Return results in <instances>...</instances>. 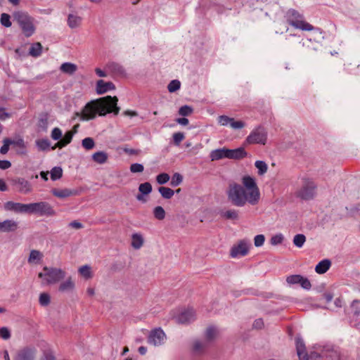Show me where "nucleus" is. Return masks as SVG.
<instances>
[{
    "label": "nucleus",
    "instance_id": "nucleus-32",
    "mask_svg": "<svg viewBox=\"0 0 360 360\" xmlns=\"http://www.w3.org/2000/svg\"><path fill=\"white\" fill-rule=\"evenodd\" d=\"M221 216L226 219L237 220L239 218L238 211L234 209L228 210L221 213Z\"/></svg>",
    "mask_w": 360,
    "mask_h": 360
},
{
    "label": "nucleus",
    "instance_id": "nucleus-29",
    "mask_svg": "<svg viewBox=\"0 0 360 360\" xmlns=\"http://www.w3.org/2000/svg\"><path fill=\"white\" fill-rule=\"evenodd\" d=\"M108 158V154L104 151L96 152L92 155V160L98 164H104L107 162Z\"/></svg>",
    "mask_w": 360,
    "mask_h": 360
},
{
    "label": "nucleus",
    "instance_id": "nucleus-27",
    "mask_svg": "<svg viewBox=\"0 0 360 360\" xmlns=\"http://www.w3.org/2000/svg\"><path fill=\"white\" fill-rule=\"evenodd\" d=\"M82 17L75 15V14H70L68 18V25L72 28H77L79 27L82 24Z\"/></svg>",
    "mask_w": 360,
    "mask_h": 360
},
{
    "label": "nucleus",
    "instance_id": "nucleus-46",
    "mask_svg": "<svg viewBox=\"0 0 360 360\" xmlns=\"http://www.w3.org/2000/svg\"><path fill=\"white\" fill-rule=\"evenodd\" d=\"M207 347V344L201 341L197 340L193 343V350L196 353L202 352Z\"/></svg>",
    "mask_w": 360,
    "mask_h": 360
},
{
    "label": "nucleus",
    "instance_id": "nucleus-7",
    "mask_svg": "<svg viewBox=\"0 0 360 360\" xmlns=\"http://www.w3.org/2000/svg\"><path fill=\"white\" fill-rule=\"evenodd\" d=\"M267 141V132L262 127L254 129L247 136L245 144H261L265 145Z\"/></svg>",
    "mask_w": 360,
    "mask_h": 360
},
{
    "label": "nucleus",
    "instance_id": "nucleus-52",
    "mask_svg": "<svg viewBox=\"0 0 360 360\" xmlns=\"http://www.w3.org/2000/svg\"><path fill=\"white\" fill-rule=\"evenodd\" d=\"M143 165L139 163H134L130 166V172L131 173H141L143 172Z\"/></svg>",
    "mask_w": 360,
    "mask_h": 360
},
{
    "label": "nucleus",
    "instance_id": "nucleus-59",
    "mask_svg": "<svg viewBox=\"0 0 360 360\" xmlns=\"http://www.w3.org/2000/svg\"><path fill=\"white\" fill-rule=\"evenodd\" d=\"M62 136V131L58 128H54L51 131V138L53 140H59Z\"/></svg>",
    "mask_w": 360,
    "mask_h": 360
},
{
    "label": "nucleus",
    "instance_id": "nucleus-25",
    "mask_svg": "<svg viewBox=\"0 0 360 360\" xmlns=\"http://www.w3.org/2000/svg\"><path fill=\"white\" fill-rule=\"evenodd\" d=\"M73 135L74 132L69 131H67L63 138L58 141L52 149L54 150L56 148H62L65 147L71 142Z\"/></svg>",
    "mask_w": 360,
    "mask_h": 360
},
{
    "label": "nucleus",
    "instance_id": "nucleus-54",
    "mask_svg": "<svg viewBox=\"0 0 360 360\" xmlns=\"http://www.w3.org/2000/svg\"><path fill=\"white\" fill-rule=\"evenodd\" d=\"M3 146L0 149V153L1 154H6L9 150V146L11 145V140L9 139H4L3 141Z\"/></svg>",
    "mask_w": 360,
    "mask_h": 360
},
{
    "label": "nucleus",
    "instance_id": "nucleus-6",
    "mask_svg": "<svg viewBox=\"0 0 360 360\" xmlns=\"http://www.w3.org/2000/svg\"><path fill=\"white\" fill-rule=\"evenodd\" d=\"M27 208V214H34L40 216H53L56 214L52 206L44 201L29 203Z\"/></svg>",
    "mask_w": 360,
    "mask_h": 360
},
{
    "label": "nucleus",
    "instance_id": "nucleus-16",
    "mask_svg": "<svg viewBox=\"0 0 360 360\" xmlns=\"http://www.w3.org/2000/svg\"><path fill=\"white\" fill-rule=\"evenodd\" d=\"M115 89V86L111 82H105L103 79H100L96 82V90L98 94H103Z\"/></svg>",
    "mask_w": 360,
    "mask_h": 360
},
{
    "label": "nucleus",
    "instance_id": "nucleus-40",
    "mask_svg": "<svg viewBox=\"0 0 360 360\" xmlns=\"http://www.w3.org/2000/svg\"><path fill=\"white\" fill-rule=\"evenodd\" d=\"M36 145L40 150H45L50 147L51 143L48 139H43L37 140Z\"/></svg>",
    "mask_w": 360,
    "mask_h": 360
},
{
    "label": "nucleus",
    "instance_id": "nucleus-14",
    "mask_svg": "<svg viewBox=\"0 0 360 360\" xmlns=\"http://www.w3.org/2000/svg\"><path fill=\"white\" fill-rule=\"evenodd\" d=\"M195 319V313L193 309L182 311L177 316V321L181 323H188Z\"/></svg>",
    "mask_w": 360,
    "mask_h": 360
},
{
    "label": "nucleus",
    "instance_id": "nucleus-47",
    "mask_svg": "<svg viewBox=\"0 0 360 360\" xmlns=\"http://www.w3.org/2000/svg\"><path fill=\"white\" fill-rule=\"evenodd\" d=\"M183 176L179 173H175L172 177L170 184L172 186H177L181 184Z\"/></svg>",
    "mask_w": 360,
    "mask_h": 360
},
{
    "label": "nucleus",
    "instance_id": "nucleus-5",
    "mask_svg": "<svg viewBox=\"0 0 360 360\" xmlns=\"http://www.w3.org/2000/svg\"><path fill=\"white\" fill-rule=\"evenodd\" d=\"M287 21L297 29L311 31L314 27L303 20V16L294 9H290L286 13Z\"/></svg>",
    "mask_w": 360,
    "mask_h": 360
},
{
    "label": "nucleus",
    "instance_id": "nucleus-35",
    "mask_svg": "<svg viewBox=\"0 0 360 360\" xmlns=\"http://www.w3.org/2000/svg\"><path fill=\"white\" fill-rule=\"evenodd\" d=\"M42 46L40 43L33 44L29 50V53L34 57H38L41 53Z\"/></svg>",
    "mask_w": 360,
    "mask_h": 360
},
{
    "label": "nucleus",
    "instance_id": "nucleus-28",
    "mask_svg": "<svg viewBox=\"0 0 360 360\" xmlns=\"http://www.w3.org/2000/svg\"><path fill=\"white\" fill-rule=\"evenodd\" d=\"M331 262L329 259H323L318 263L315 267L317 274H322L326 273L330 268Z\"/></svg>",
    "mask_w": 360,
    "mask_h": 360
},
{
    "label": "nucleus",
    "instance_id": "nucleus-39",
    "mask_svg": "<svg viewBox=\"0 0 360 360\" xmlns=\"http://www.w3.org/2000/svg\"><path fill=\"white\" fill-rule=\"evenodd\" d=\"M39 302L41 306L46 307L51 302V297L48 293L42 292L39 295Z\"/></svg>",
    "mask_w": 360,
    "mask_h": 360
},
{
    "label": "nucleus",
    "instance_id": "nucleus-15",
    "mask_svg": "<svg viewBox=\"0 0 360 360\" xmlns=\"http://www.w3.org/2000/svg\"><path fill=\"white\" fill-rule=\"evenodd\" d=\"M35 356L36 350L34 349L26 347L18 352L15 360H34Z\"/></svg>",
    "mask_w": 360,
    "mask_h": 360
},
{
    "label": "nucleus",
    "instance_id": "nucleus-60",
    "mask_svg": "<svg viewBox=\"0 0 360 360\" xmlns=\"http://www.w3.org/2000/svg\"><path fill=\"white\" fill-rule=\"evenodd\" d=\"M0 336L4 340H8L11 337V333L6 327H3L0 329Z\"/></svg>",
    "mask_w": 360,
    "mask_h": 360
},
{
    "label": "nucleus",
    "instance_id": "nucleus-10",
    "mask_svg": "<svg viewBox=\"0 0 360 360\" xmlns=\"http://www.w3.org/2000/svg\"><path fill=\"white\" fill-rule=\"evenodd\" d=\"M166 335L164 331L160 328H156L150 333L148 338V342L154 346H159L165 341Z\"/></svg>",
    "mask_w": 360,
    "mask_h": 360
},
{
    "label": "nucleus",
    "instance_id": "nucleus-22",
    "mask_svg": "<svg viewBox=\"0 0 360 360\" xmlns=\"http://www.w3.org/2000/svg\"><path fill=\"white\" fill-rule=\"evenodd\" d=\"M44 255L39 250H32L27 259V262L30 264H39L41 263Z\"/></svg>",
    "mask_w": 360,
    "mask_h": 360
},
{
    "label": "nucleus",
    "instance_id": "nucleus-18",
    "mask_svg": "<svg viewBox=\"0 0 360 360\" xmlns=\"http://www.w3.org/2000/svg\"><path fill=\"white\" fill-rule=\"evenodd\" d=\"M18 229V223L13 219L0 221V232H14Z\"/></svg>",
    "mask_w": 360,
    "mask_h": 360
},
{
    "label": "nucleus",
    "instance_id": "nucleus-31",
    "mask_svg": "<svg viewBox=\"0 0 360 360\" xmlns=\"http://www.w3.org/2000/svg\"><path fill=\"white\" fill-rule=\"evenodd\" d=\"M60 70L69 75H72L77 70V65L71 63H64L60 68Z\"/></svg>",
    "mask_w": 360,
    "mask_h": 360
},
{
    "label": "nucleus",
    "instance_id": "nucleus-11",
    "mask_svg": "<svg viewBox=\"0 0 360 360\" xmlns=\"http://www.w3.org/2000/svg\"><path fill=\"white\" fill-rule=\"evenodd\" d=\"M12 184L19 193L22 194H28L32 191L31 183L24 178L18 177L12 179Z\"/></svg>",
    "mask_w": 360,
    "mask_h": 360
},
{
    "label": "nucleus",
    "instance_id": "nucleus-26",
    "mask_svg": "<svg viewBox=\"0 0 360 360\" xmlns=\"http://www.w3.org/2000/svg\"><path fill=\"white\" fill-rule=\"evenodd\" d=\"M11 145H13L19 148L18 153L22 155H25L27 153V144L22 138L18 137L13 140H11Z\"/></svg>",
    "mask_w": 360,
    "mask_h": 360
},
{
    "label": "nucleus",
    "instance_id": "nucleus-33",
    "mask_svg": "<svg viewBox=\"0 0 360 360\" xmlns=\"http://www.w3.org/2000/svg\"><path fill=\"white\" fill-rule=\"evenodd\" d=\"M255 166L257 169V174L259 176H262L266 173L268 170L267 164L262 160H257L255 162Z\"/></svg>",
    "mask_w": 360,
    "mask_h": 360
},
{
    "label": "nucleus",
    "instance_id": "nucleus-51",
    "mask_svg": "<svg viewBox=\"0 0 360 360\" xmlns=\"http://www.w3.org/2000/svg\"><path fill=\"white\" fill-rule=\"evenodd\" d=\"M217 120L219 124H221V126H227L231 124L232 118L226 115H220L218 117Z\"/></svg>",
    "mask_w": 360,
    "mask_h": 360
},
{
    "label": "nucleus",
    "instance_id": "nucleus-57",
    "mask_svg": "<svg viewBox=\"0 0 360 360\" xmlns=\"http://www.w3.org/2000/svg\"><path fill=\"white\" fill-rule=\"evenodd\" d=\"M265 237L262 234L257 235L254 238V244L256 247H261L264 245Z\"/></svg>",
    "mask_w": 360,
    "mask_h": 360
},
{
    "label": "nucleus",
    "instance_id": "nucleus-53",
    "mask_svg": "<svg viewBox=\"0 0 360 360\" xmlns=\"http://www.w3.org/2000/svg\"><path fill=\"white\" fill-rule=\"evenodd\" d=\"M193 112V109L188 105H184L179 108V113L182 116H188Z\"/></svg>",
    "mask_w": 360,
    "mask_h": 360
},
{
    "label": "nucleus",
    "instance_id": "nucleus-2",
    "mask_svg": "<svg viewBox=\"0 0 360 360\" xmlns=\"http://www.w3.org/2000/svg\"><path fill=\"white\" fill-rule=\"evenodd\" d=\"M117 102L116 96H110L93 100L86 104L81 112H76L75 115L81 120H89L94 119L97 115L104 116L112 112L118 115L120 108Z\"/></svg>",
    "mask_w": 360,
    "mask_h": 360
},
{
    "label": "nucleus",
    "instance_id": "nucleus-34",
    "mask_svg": "<svg viewBox=\"0 0 360 360\" xmlns=\"http://www.w3.org/2000/svg\"><path fill=\"white\" fill-rule=\"evenodd\" d=\"M158 191L165 199H170L174 194V191L172 188L165 186L160 187Z\"/></svg>",
    "mask_w": 360,
    "mask_h": 360
},
{
    "label": "nucleus",
    "instance_id": "nucleus-13",
    "mask_svg": "<svg viewBox=\"0 0 360 360\" xmlns=\"http://www.w3.org/2000/svg\"><path fill=\"white\" fill-rule=\"evenodd\" d=\"M4 207L7 211L15 213H27V204L8 201L4 204Z\"/></svg>",
    "mask_w": 360,
    "mask_h": 360
},
{
    "label": "nucleus",
    "instance_id": "nucleus-58",
    "mask_svg": "<svg viewBox=\"0 0 360 360\" xmlns=\"http://www.w3.org/2000/svg\"><path fill=\"white\" fill-rule=\"evenodd\" d=\"M300 285L306 290H309L311 288V285L308 278L303 277L302 276L300 278Z\"/></svg>",
    "mask_w": 360,
    "mask_h": 360
},
{
    "label": "nucleus",
    "instance_id": "nucleus-8",
    "mask_svg": "<svg viewBox=\"0 0 360 360\" xmlns=\"http://www.w3.org/2000/svg\"><path fill=\"white\" fill-rule=\"evenodd\" d=\"M316 186L314 181L305 179L302 188L298 191V196L304 200H309L314 198L316 194Z\"/></svg>",
    "mask_w": 360,
    "mask_h": 360
},
{
    "label": "nucleus",
    "instance_id": "nucleus-9",
    "mask_svg": "<svg viewBox=\"0 0 360 360\" xmlns=\"http://www.w3.org/2000/svg\"><path fill=\"white\" fill-rule=\"evenodd\" d=\"M250 245L245 240H240L234 245L230 251V255L232 258H238L245 256L249 251Z\"/></svg>",
    "mask_w": 360,
    "mask_h": 360
},
{
    "label": "nucleus",
    "instance_id": "nucleus-45",
    "mask_svg": "<svg viewBox=\"0 0 360 360\" xmlns=\"http://www.w3.org/2000/svg\"><path fill=\"white\" fill-rule=\"evenodd\" d=\"M284 240V236L282 233H278L274 236H273L271 238L270 243L272 245H278L279 244H281Z\"/></svg>",
    "mask_w": 360,
    "mask_h": 360
},
{
    "label": "nucleus",
    "instance_id": "nucleus-49",
    "mask_svg": "<svg viewBox=\"0 0 360 360\" xmlns=\"http://www.w3.org/2000/svg\"><path fill=\"white\" fill-rule=\"evenodd\" d=\"M301 275H291L287 277L286 281L290 285L300 284Z\"/></svg>",
    "mask_w": 360,
    "mask_h": 360
},
{
    "label": "nucleus",
    "instance_id": "nucleus-38",
    "mask_svg": "<svg viewBox=\"0 0 360 360\" xmlns=\"http://www.w3.org/2000/svg\"><path fill=\"white\" fill-rule=\"evenodd\" d=\"M218 335V330L215 327H209L205 333L207 340L211 341L217 338Z\"/></svg>",
    "mask_w": 360,
    "mask_h": 360
},
{
    "label": "nucleus",
    "instance_id": "nucleus-20",
    "mask_svg": "<svg viewBox=\"0 0 360 360\" xmlns=\"http://www.w3.org/2000/svg\"><path fill=\"white\" fill-rule=\"evenodd\" d=\"M139 191L140 194L136 195V199L139 201L146 202V199L143 197L144 195H148L152 191V186L149 182L141 184L139 186Z\"/></svg>",
    "mask_w": 360,
    "mask_h": 360
},
{
    "label": "nucleus",
    "instance_id": "nucleus-44",
    "mask_svg": "<svg viewBox=\"0 0 360 360\" xmlns=\"http://www.w3.org/2000/svg\"><path fill=\"white\" fill-rule=\"evenodd\" d=\"M63 174V170L60 167H54L51 171V178L52 180L56 181L59 179Z\"/></svg>",
    "mask_w": 360,
    "mask_h": 360
},
{
    "label": "nucleus",
    "instance_id": "nucleus-42",
    "mask_svg": "<svg viewBox=\"0 0 360 360\" xmlns=\"http://www.w3.org/2000/svg\"><path fill=\"white\" fill-rule=\"evenodd\" d=\"M108 66L112 71H113L115 73H117L120 75L124 74L125 71H124V68L117 63H111L108 64Z\"/></svg>",
    "mask_w": 360,
    "mask_h": 360
},
{
    "label": "nucleus",
    "instance_id": "nucleus-3",
    "mask_svg": "<svg viewBox=\"0 0 360 360\" xmlns=\"http://www.w3.org/2000/svg\"><path fill=\"white\" fill-rule=\"evenodd\" d=\"M65 275L66 272L60 268L44 266L38 277L41 279V285H49L58 283L65 278Z\"/></svg>",
    "mask_w": 360,
    "mask_h": 360
},
{
    "label": "nucleus",
    "instance_id": "nucleus-43",
    "mask_svg": "<svg viewBox=\"0 0 360 360\" xmlns=\"http://www.w3.org/2000/svg\"><path fill=\"white\" fill-rule=\"evenodd\" d=\"M181 87V82L177 79H174L169 82L167 86L168 91L170 93L175 92L179 90Z\"/></svg>",
    "mask_w": 360,
    "mask_h": 360
},
{
    "label": "nucleus",
    "instance_id": "nucleus-37",
    "mask_svg": "<svg viewBox=\"0 0 360 360\" xmlns=\"http://www.w3.org/2000/svg\"><path fill=\"white\" fill-rule=\"evenodd\" d=\"M292 242L295 246L301 248L306 242V236L301 233L297 234L294 236Z\"/></svg>",
    "mask_w": 360,
    "mask_h": 360
},
{
    "label": "nucleus",
    "instance_id": "nucleus-19",
    "mask_svg": "<svg viewBox=\"0 0 360 360\" xmlns=\"http://www.w3.org/2000/svg\"><path fill=\"white\" fill-rule=\"evenodd\" d=\"M51 193L54 196L60 199L77 195V191L69 188H53Z\"/></svg>",
    "mask_w": 360,
    "mask_h": 360
},
{
    "label": "nucleus",
    "instance_id": "nucleus-56",
    "mask_svg": "<svg viewBox=\"0 0 360 360\" xmlns=\"http://www.w3.org/2000/svg\"><path fill=\"white\" fill-rule=\"evenodd\" d=\"M245 126V123L243 121H236L233 118H232V121L231 122L230 127L234 129H240L243 128Z\"/></svg>",
    "mask_w": 360,
    "mask_h": 360
},
{
    "label": "nucleus",
    "instance_id": "nucleus-48",
    "mask_svg": "<svg viewBox=\"0 0 360 360\" xmlns=\"http://www.w3.org/2000/svg\"><path fill=\"white\" fill-rule=\"evenodd\" d=\"M170 176L167 173H161L156 176V181L159 184H165L169 181Z\"/></svg>",
    "mask_w": 360,
    "mask_h": 360
},
{
    "label": "nucleus",
    "instance_id": "nucleus-17",
    "mask_svg": "<svg viewBox=\"0 0 360 360\" xmlns=\"http://www.w3.org/2000/svg\"><path fill=\"white\" fill-rule=\"evenodd\" d=\"M145 243V238L142 233L136 232L131 236V246L134 250H140Z\"/></svg>",
    "mask_w": 360,
    "mask_h": 360
},
{
    "label": "nucleus",
    "instance_id": "nucleus-1",
    "mask_svg": "<svg viewBox=\"0 0 360 360\" xmlns=\"http://www.w3.org/2000/svg\"><path fill=\"white\" fill-rule=\"evenodd\" d=\"M228 200L236 207H244L246 204L256 205L261 198L260 191L255 178L245 175L241 184L231 183L226 191Z\"/></svg>",
    "mask_w": 360,
    "mask_h": 360
},
{
    "label": "nucleus",
    "instance_id": "nucleus-63",
    "mask_svg": "<svg viewBox=\"0 0 360 360\" xmlns=\"http://www.w3.org/2000/svg\"><path fill=\"white\" fill-rule=\"evenodd\" d=\"M11 163L8 160H0V169H6L11 167Z\"/></svg>",
    "mask_w": 360,
    "mask_h": 360
},
{
    "label": "nucleus",
    "instance_id": "nucleus-36",
    "mask_svg": "<svg viewBox=\"0 0 360 360\" xmlns=\"http://www.w3.org/2000/svg\"><path fill=\"white\" fill-rule=\"evenodd\" d=\"M154 217L158 220H163L165 218V211L161 206H156L153 210Z\"/></svg>",
    "mask_w": 360,
    "mask_h": 360
},
{
    "label": "nucleus",
    "instance_id": "nucleus-41",
    "mask_svg": "<svg viewBox=\"0 0 360 360\" xmlns=\"http://www.w3.org/2000/svg\"><path fill=\"white\" fill-rule=\"evenodd\" d=\"M82 145L86 150H91L94 148L95 142L92 138L87 137L82 140Z\"/></svg>",
    "mask_w": 360,
    "mask_h": 360
},
{
    "label": "nucleus",
    "instance_id": "nucleus-4",
    "mask_svg": "<svg viewBox=\"0 0 360 360\" xmlns=\"http://www.w3.org/2000/svg\"><path fill=\"white\" fill-rule=\"evenodd\" d=\"M13 18L18 22L26 37H30L34 34L35 31L34 20L27 13L16 11L13 13Z\"/></svg>",
    "mask_w": 360,
    "mask_h": 360
},
{
    "label": "nucleus",
    "instance_id": "nucleus-62",
    "mask_svg": "<svg viewBox=\"0 0 360 360\" xmlns=\"http://www.w3.org/2000/svg\"><path fill=\"white\" fill-rule=\"evenodd\" d=\"M264 327V321L262 319H256L253 323V328L256 329H261Z\"/></svg>",
    "mask_w": 360,
    "mask_h": 360
},
{
    "label": "nucleus",
    "instance_id": "nucleus-30",
    "mask_svg": "<svg viewBox=\"0 0 360 360\" xmlns=\"http://www.w3.org/2000/svg\"><path fill=\"white\" fill-rule=\"evenodd\" d=\"M78 272L85 279H90L93 276L91 268L89 265H84L80 266L78 269Z\"/></svg>",
    "mask_w": 360,
    "mask_h": 360
},
{
    "label": "nucleus",
    "instance_id": "nucleus-12",
    "mask_svg": "<svg viewBox=\"0 0 360 360\" xmlns=\"http://www.w3.org/2000/svg\"><path fill=\"white\" fill-rule=\"evenodd\" d=\"M75 289V281L72 276H68L65 280L61 281L58 286V290L61 293L72 292Z\"/></svg>",
    "mask_w": 360,
    "mask_h": 360
},
{
    "label": "nucleus",
    "instance_id": "nucleus-21",
    "mask_svg": "<svg viewBox=\"0 0 360 360\" xmlns=\"http://www.w3.org/2000/svg\"><path fill=\"white\" fill-rule=\"evenodd\" d=\"M247 155V153L243 148H238L236 149H228L227 148V158L239 160L245 158Z\"/></svg>",
    "mask_w": 360,
    "mask_h": 360
},
{
    "label": "nucleus",
    "instance_id": "nucleus-23",
    "mask_svg": "<svg viewBox=\"0 0 360 360\" xmlns=\"http://www.w3.org/2000/svg\"><path fill=\"white\" fill-rule=\"evenodd\" d=\"M210 158L212 161L227 158V148H223L212 150L210 154Z\"/></svg>",
    "mask_w": 360,
    "mask_h": 360
},
{
    "label": "nucleus",
    "instance_id": "nucleus-55",
    "mask_svg": "<svg viewBox=\"0 0 360 360\" xmlns=\"http://www.w3.org/2000/svg\"><path fill=\"white\" fill-rule=\"evenodd\" d=\"M185 136L182 132H176L173 134L174 143L179 146L180 143L184 139Z\"/></svg>",
    "mask_w": 360,
    "mask_h": 360
},
{
    "label": "nucleus",
    "instance_id": "nucleus-64",
    "mask_svg": "<svg viewBox=\"0 0 360 360\" xmlns=\"http://www.w3.org/2000/svg\"><path fill=\"white\" fill-rule=\"evenodd\" d=\"M69 226L75 229H79L83 227L82 224L77 221H73L70 222Z\"/></svg>",
    "mask_w": 360,
    "mask_h": 360
},
{
    "label": "nucleus",
    "instance_id": "nucleus-61",
    "mask_svg": "<svg viewBox=\"0 0 360 360\" xmlns=\"http://www.w3.org/2000/svg\"><path fill=\"white\" fill-rule=\"evenodd\" d=\"M352 309L356 315H359L360 314V302L359 301H354L352 304Z\"/></svg>",
    "mask_w": 360,
    "mask_h": 360
},
{
    "label": "nucleus",
    "instance_id": "nucleus-50",
    "mask_svg": "<svg viewBox=\"0 0 360 360\" xmlns=\"http://www.w3.org/2000/svg\"><path fill=\"white\" fill-rule=\"evenodd\" d=\"M11 17L7 13H2L1 15V23L3 26L10 27L11 26Z\"/></svg>",
    "mask_w": 360,
    "mask_h": 360
},
{
    "label": "nucleus",
    "instance_id": "nucleus-24",
    "mask_svg": "<svg viewBox=\"0 0 360 360\" xmlns=\"http://www.w3.org/2000/svg\"><path fill=\"white\" fill-rule=\"evenodd\" d=\"M296 349L300 360H309L307 354L305 352V346L304 342L300 338H297L296 340Z\"/></svg>",
    "mask_w": 360,
    "mask_h": 360
}]
</instances>
